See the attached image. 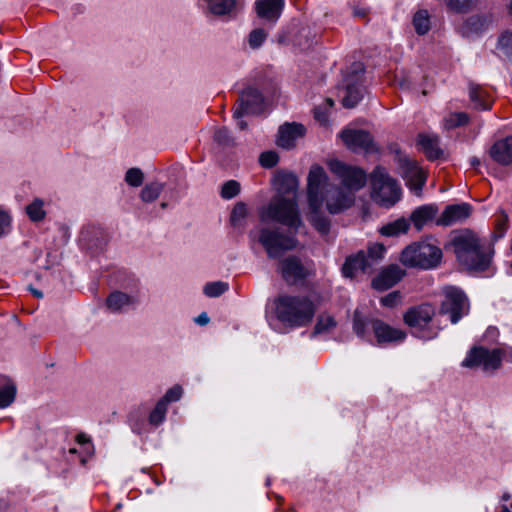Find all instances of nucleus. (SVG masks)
Returning a JSON list of instances; mask_svg holds the SVG:
<instances>
[{
  "label": "nucleus",
  "mask_w": 512,
  "mask_h": 512,
  "mask_svg": "<svg viewBox=\"0 0 512 512\" xmlns=\"http://www.w3.org/2000/svg\"><path fill=\"white\" fill-rule=\"evenodd\" d=\"M329 169L341 181V186L333 188L326 195L327 210L336 214L354 203L355 192L366 184V174L362 169L338 160L330 161Z\"/></svg>",
  "instance_id": "1"
},
{
  "label": "nucleus",
  "mask_w": 512,
  "mask_h": 512,
  "mask_svg": "<svg viewBox=\"0 0 512 512\" xmlns=\"http://www.w3.org/2000/svg\"><path fill=\"white\" fill-rule=\"evenodd\" d=\"M447 247L453 250L459 264L468 270L483 271L490 264L492 250L470 229L453 232Z\"/></svg>",
  "instance_id": "2"
},
{
  "label": "nucleus",
  "mask_w": 512,
  "mask_h": 512,
  "mask_svg": "<svg viewBox=\"0 0 512 512\" xmlns=\"http://www.w3.org/2000/svg\"><path fill=\"white\" fill-rule=\"evenodd\" d=\"M316 307L307 296L281 295L274 300L276 318L290 328L308 325L315 314Z\"/></svg>",
  "instance_id": "3"
},
{
  "label": "nucleus",
  "mask_w": 512,
  "mask_h": 512,
  "mask_svg": "<svg viewBox=\"0 0 512 512\" xmlns=\"http://www.w3.org/2000/svg\"><path fill=\"white\" fill-rule=\"evenodd\" d=\"M261 221H273L279 224H301L300 211L296 197L273 195L269 202L258 209Z\"/></svg>",
  "instance_id": "4"
},
{
  "label": "nucleus",
  "mask_w": 512,
  "mask_h": 512,
  "mask_svg": "<svg viewBox=\"0 0 512 512\" xmlns=\"http://www.w3.org/2000/svg\"><path fill=\"white\" fill-rule=\"evenodd\" d=\"M371 197L381 207L391 208L402 196V189L385 168L376 167L370 175Z\"/></svg>",
  "instance_id": "5"
},
{
  "label": "nucleus",
  "mask_w": 512,
  "mask_h": 512,
  "mask_svg": "<svg viewBox=\"0 0 512 512\" xmlns=\"http://www.w3.org/2000/svg\"><path fill=\"white\" fill-rule=\"evenodd\" d=\"M442 251L439 247L428 242L408 245L400 255V262L406 267L432 269L439 265Z\"/></svg>",
  "instance_id": "6"
},
{
  "label": "nucleus",
  "mask_w": 512,
  "mask_h": 512,
  "mask_svg": "<svg viewBox=\"0 0 512 512\" xmlns=\"http://www.w3.org/2000/svg\"><path fill=\"white\" fill-rule=\"evenodd\" d=\"M259 242L269 258H279L297 246V241L286 226H264L258 232Z\"/></svg>",
  "instance_id": "7"
},
{
  "label": "nucleus",
  "mask_w": 512,
  "mask_h": 512,
  "mask_svg": "<svg viewBox=\"0 0 512 512\" xmlns=\"http://www.w3.org/2000/svg\"><path fill=\"white\" fill-rule=\"evenodd\" d=\"M328 176L324 169L319 165H313L310 168L307 177V200L312 216L309 221L316 220V214L322 207L324 196L323 191L327 186Z\"/></svg>",
  "instance_id": "8"
},
{
  "label": "nucleus",
  "mask_w": 512,
  "mask_h": 512,
  "mask_svg": "<svg viewBox=\"0 0 512 512\" xmlns=\"http://www.w3.org/2000/svg\"><path fill=\"white\" fill-rule=\"evenodd\" d=\"M502 359V349L479 346L469 350L461 365L465 368H481L485 372H491L500 368Z\"/></svg>",
  "instance_id": "9"
},
{
  "label": "nucleus",
  "mask_w": 512,
  "mask_h": 512,
  "mask_svg": "<svg viewBox=\"0 0 512 512\" xmlns=\"http://www.w3.org/2000/svg\"><path fill=\"white\" fill-rule=\"evenodd\" d=\"M444 300L441 303L440 314L449 315L450 321L455 324L468 313L469 303L466 295L458 288L446 287Z\"/></svg>",
  "instance_id": "10"
},
{
  "label": "nucleus",
  "mask_w": 512,
  "mask_h": 512,
  "mask_svg": "<svg viewBox=\"0 0 512 512\" xmlns=\"http://www.w3.org/2000/svg\"><path fill=\"white\" fill-rule=\"evenodd\" d=\"M279 271L287 283L295 284L313 274L312 264H304L295 256H289L279 264Z\"/></svg>",
  "instance_id": "11"
},
{
  "label": "nucleus",
  "mask_w": 512,
  "mask_h": 512,
  "mask_svg": "<svg viewBox=\"0 0 512 512\" xmlns=\"http://www.w3.org/2000/svg\"><path fill=\"white\" fill-rule=\"evenodd\" d=\"M436 314V309L429 303H423L410 307L403 314V322L418 330L425 329Z\"/></svg>",
  "instance_id": "12"
},
{
  "label": "nucleus",
  "mask_w": 512,
  "mask_h": 512,
  "mask_svg": "<svg viewBox=\"0 0 512 512\" xmlns=\"http://www.w3.org/2000/svg\"><path fill=\"white\" fill-rule=\"evenodd\" d=\"M344 144L355 152H372L375 150L373 138L368 131L359 129H345L341 132Z\"/></svg>",
  "instance_id": "13"
},
{
  "label": "nucleus",
  "mask_w": 512,
  "mask_h": 512,
  "mask_svg": "<svg viewBox=\"0 0 512 512\" xmlns=\"http://www.w3.org/2000/svg\"><path fill=\"white\" fill-rule=\"evenodd\" d=\"M262 103L261 93L257 89L249 87L240 94L233 117L238 119L246 114L256 113L261 109Z\"/></svg>",
  "instance_id": "14"
},
{
  "label": "nucleus",
  "mask_w": 512,
  "mask_h": 512,
  "mask_svg": "<svg viewBox=\"0 0 512 512\" xmlns=\"http://www.w3.org/2000/svg\"><path fill=\"white\" fill-rule=\"evenodd\" d=\"M342 104L345 108H354L363 98L364 88L358 75H351L343 80L341 88Z\"/></svg>",
  "instance_id": "15"
},
{
  "label": "nucleus",
  "mask_w": 512,
  "mask_h": 512,
  "mask_svg": "<svg viewBox=\"0 0 512 512\" xmlns=\"http://www.w3.org/2000/svg\"><path fill=\"white\" fill-rule=\"evenodd\" d=\"M275 195L282 197H296L298 195L299 181L291 172L276 171L272 180Z\"/></svg>",
  "instance_id": "16"
},
{
  "label": "nucleus",
  "mask_w": 512,
  "mask_h": 512,
  "mask_svg": "<svg viewBox=\"0 0 512 512\" xmlns=\"http://www.w3.org/2000/svg\"><path fill=\"white\" fill-rule=\"evenodd\" d=\"M404 276L405 270L397 264H390L383 268L372 280V287L379 291L387 290L397 284Z\"/></svg>",
  "instance_id": "17"
},
{
  "label": "nucleus",
  "mask_w": 512,
  "mask_h": 512,
  "mask_svg": "<svg viewBox=\"0 0 512 512\" xmlns=\"http://www.w3.org/2000/svg\"><path fill=\"white\" fill-rule=\"evenodd\" d=\"M284 6L285 0H256L254 3L257 16L272 24L278 21Z\"/></svg>",
  "instance_id": "18"
},
{
  "label": "nucleus",
  "mask_w": 512,
  "mask_h": 512,
  "mask_svg": "<svg viewBox=\"0 0 512 512\" xmlns=\"http://www.w3.org/2000/svg\"><path fill=\"white\" fill-rule=\"evenodd\" d=\"M473 212V207L466 202L447 205L436 224H452L467 221Z\"/></svg>",
  "instance_id": "19"
},
{
  "label": "nucleus",
  "mask_w": 512,
  "mask_h": 512,
  "mask_svg": "<svg viewBox=\"0 0 512 512\" xmlns=\"http://www.w3.org/2000/svg\"><path fill=\"white\" fill-rule=\"evenodd\" d=\"M185 171L182 166L174 165L167 172V181L162 185L171 199H177L185 190Z\"/></svg>",
  "instance_id": "20"
},
{
  "label": "nucleus",
  "mask_w": 512,
  "mask_h": 512,
  "mask_svg": "<svg viewBox=\"0 0 512 512\" xmlns=\"http://www.w3.org/2000/svg\"><path fill=\"white\" fill-rule=\"evenodd\" d=\"M372 329L378 343L400 342L406 338V332L394 328L381 320H373Z\"/></svg>",
  "instance_id": "21"
},
{
  "label": "nucleus",
  "mask_w": 512,
  "mask_h": 512,
  "mask_svg": "<svg viewBox=\"0 0 512 512\" xmlns=\"http://www.w3.org/2000/svg\"><path fill=\"white\" fill-rule=\"evenodd\" d=\"M305 133V128L301 124H285L279 128L277 144L278 146L290 149L295 146L297 139L301 138Z\"/></svg>",
  "instance_id": "22"
},
{
  "label": "nucleus",
  "mask_w": 512,
  "mask_h": 512,
  "mask_svg": "<svg viewBox=\"0 0 512 512\" xmlns=\"http://www.w3.org/2000/svg\"><path fill=\"white\" fill-rule=\"evenodd\" d=\"M491 158L501 164L509 165L512 163V136L496 141L489 150Z\"/></svg>",
  "instance_id": "23"
},
{
  "label": "nucleus",
  "mask_w": 512,
  "mask_h": 512,
  "mask_svg": "<svg viewBox=\"0 0 512 512\" xmlns=\"http://www.w3.org/2000/svg\"><path fill=\"white\" fill-rule=\"evenodd\" d=\"M205 4L206 9L213 15L224 16L236 12L239 0H199Z\"/></svg>",
  "instance_id": "24"
},
{
  "label": "nucleus",
  "mask_w": 512,
  "mask_h": 512,
  "mask_svg": "<svg viewBox=\"0 0 512 512\" xmlns=\"http://www.w3.org/2000/svg\"><path fill=\"white\" fill-rule=\"evenodd\" d=\"M144 412H147V418L142 422L139 432L141 434H148L156 430L160 424V401H156L153 407L149 408L146 404L141 406Z\"/></svg>",
  "instance_id": "25"
},
{
  "label": "nucleus",
  "mask_w": 512,
  "mask_h": 512,
  "mask_svg": "<svg viewBox=\"0 0 512 512\" xmlns=\"http://www.w3.org/2000/svg\"><path fill=\"white\" fill-rule=\"evenodd\" d=\"M439 208L436 204H425L414 209L410 215L413 224H425L434 221Z\"/></svg>",
  "instance_id": "26"
},
{
  "label": "nucleus",
  "mask_w": 512,
  "mask_h": 512,
  "mask_svg": "<svg viewBox=\"0 0 512 512\" xmlns=\"http://www.w3.org/2000/svg\"><path fill=\"white\" fill-rule=\"evenodd\" d=\"M469 96L475 109L489 110L492 106V98L482 87L478 85H471Z\"/></svg>",
  "instance_id": "27"
},
{
  "label": "nucleus",
  "mask_w": 512,
  "mask_h": 512,
  "mask_svg": "<svg viewBox=\"0 0 512 512\" xmlns=\"http://www.w3.org/2000/svg\"><path fill=\"white\" fill-rule=\"evenodd\" d=\"M16 386L14 382L3 375H0V409L10 406L16 397Z\"/></svg>",
  "instance_id": "28"
},
{
  "label": "nucleus",
  "mask_w": 512,
  "mask_h": 512,
  "mask_svg": "<svg viewBox=\"0 0 512 512\" xmlns=\"http://www.w3.org/2000/svg\"><path fill=\"white\" fill-rule=\"evenodd\" d=\"M133 302V298L130 297L129 295L119 291H115L108 296L106 300V305L110 311L118 312L132 305Z\"/></svg>",
  "instance_id": "29"
},
{
  "label": "nucleus",
  "mask_w": 512,
  "mask_h": 512,
  "mask_svg": "<svg viewBox=\"0 0 512 512\" xmlns=\"http://www.w3.org/2000/svg\"><path fill=\"white\" fill-rule=\"evenodd\" d=\"M425 182L426 175L420 168L412 166L408 169L407 185L412 191H414L415 194H420Z\"/></svg>",
  "instance_id": "30"
},
{
  "label": "nucleus",
  "mask_w": 512,
  "mask_h": 512,
  "mask_svg": "<svg viewBox=\"0 0 512 512\" xmlns=\"http://www.w3.org/2000/svg\"><path fill=\"white\" fill-rule=\"evenodd\" d=\"M419 144L424 149L425 154L431 160L438 159L442 155L439 148V141L437 137L428 135H419Z\"/></svg>",
  "instance_id": "31"
},
{
  "label": "nucleus",
  "mask_w": 512,
  "mask_h": 512,
  "mask_svg": "<svg viewBox=\"0 0 512 512\" xmlns=\"http://www.w3.org/2000/svg\"><path fill=\"white\" fill-rule=\"evenodd\" d=\"M363 264L364 262L361 259L359 253L353 256H349L346 258L342 266V273L345 277L349 278L354 277L358 271L367 273L366 267Z\"/></svg>",
  "instance_id": "32"
},
{
  "label": "nucleus",
  "mask_w": 512,
  "mask_h": 512,
  "mask_svg": "<svg viewBox=\"0 0 512 512\" xmlns=\"http://www.w3.org/2000/svg\"><path fill=\"white\" fill-rule=\"evenodd\" d=\"M337 326V322L330 314H320L314 326V335L327 334L333 331Z\"/></svg>",
  "instance_id": "33"
},
{
  "label": "nucleus",
  "mask_w": 512,
  "mask_h": 512,
  "mask_svg": "<svg viewBox=\"0 0 512 512\" xmlns=\"http://www.w3.org/2000/svg\"><path fill=\"white\" fill-rule=\"evenodd\" d=\"M412 23L417 34H426L431 27L430 15L428 11L423 9L418 10L413 16Z\"/></svg>",
  "instance_id": "34"
},
{
  "label": "nucleus",
  "mask_w": 512,
  "mask_h": 512,
  "mask_svg": "<svg viewBox=\"0 0 512 512\" xmlns=\"http://www.w3.org/2000/svg\"><path fill=\"white\" fill-rule=\"evenodd\" d=\"M26 213L32 222H40L44 220L45 211L43 210V201L40 199L33 201L26 207Z\"/></svg>",
  "instance_id": "35"
},
{
  "label": "nucleus",
  "mask_w": 512,
  "mask_h": 512,
  "mask_svg": "<svg viewBox=\"0 0 512 512\" xmlns=\"http://www.w3.org/2000/svg\"><path fill=\"white\" fill-rule=\"evenodd\" d=\"M160 193V185L157 182L146 184L140 192V198L143 202L150 203L155 201Z\"/></svg>",
  "instance_id": "36"
},
{
  "label": "nucleus",
  "mask_w": 512,
  "mask_h": 512,
  "mask_svg": "<svg viewBox=\"0 0 512 512\" xmlns=\"http://www.w3.org/2000/svg\"><path fill=\"white\" fill-rule=\"evenodd\" d=\"M241 190L240 183L236 180L226 181L220 191V195L223 199L229 200L236 197Z\"/></svg>",
  "instance_id": "37"
},
{
  "label": "nucleus",
  "mask_w": 512,
  "mask_h": 512,
  "mask_svg": "<svg viewBox=\"0 0 512 512\" xmlns=\"http://www.w3.org/2000/svg\"><path fill=\"white\" fill-rule=\"evenodd\" d=\"M124 179L129 186L139 187L144 181V173L141 169L133 167L127 170Z\"/></svg>",
  "instance_id": "38"
},
{
  "label": "nucleus",
  "mask_w": 512,
  "mask_h": 512,
  "mask_svg": "<svg viewBox=\"0 0 512 512\" xmlns=\"http://www.w3.org/2000/svg\"><path fill=\"white\" fill-rule=\"evenodd\" d=\"M228 290V284L226 282L217 281L207 283L204 286L203 292L208 297H218Z\"/></svg>",
  "instance_id": "39"
},
{
  "label": "nucleus",
  "mask_w": 512,
  "mask_h": 512,
  "mask_svg": "<svg viewBox=\"0 0 512 512\" xmlns=\"http://www.w3.org/2000/svg\"><path fill=\"white\" fill-rule=\"evenodd\" d=\"M498 47L512 64V32H506L499 38Z\"/></svg>",
  "instance_id": "40"
},
{
  "label": "nucleus",
  "mask_w": 512,
  "mask_h": 512,
  "mask_svg": "<svg viewBox=\"0 0 512 512\" xmlns=\"http://www.w3.org/2000/svg\"><path fill=\"white\" fill-rule=\"evenodd\" d=\"M267 32L264 29L257 28L250 32L248 43L252 49L259 48L267 38Z\"/></svg>",
  "instance_id": "41"
},
{
  "label": "nucleus",
  "mask_w": 512,
  "mask_h": 512,
  "mask_svg": "<svg viewBox=\"0 0 512 512\" xmlns=\"http://www.w3.org/2000/svg\"><path fill=\"white\" fill-rule=\"evenodd\" d=\"M248 214V207L244 202H237L230 214V221L236 224L245 220Z\"/></svg>",
  "instance_id": "42"
},
{
  "label": "nucleus",
  "mask_w": 512,
  "mask_h": 512,
  "mask_svg": "<svg viewBox=\"0 0 512 512\" xmlns=\"http://www.w3.org/2000/svg\"><path fill=\"white\" fill-rule=\"evenodd\" d=\"M409 226H381L379 233L384 237H399L408 233Z\"/></svg>",
  "instance_id": "43"
},
{
  "label": "nucleus",
  "mask_w": 512,
  "mask_h": 512,
  "mask_svg": "<svg viewBox=\"0 0 512 512\" xmlns=\"http://www.w3.org/2000/svg\"><path fill=\"white\" fill-rule=\"evenodd\" d=\"M279 161V156L274 151H266L261 153L259 157V162L264 168H272L276 166Z\"/></svg>",
  "instance_id": "44"
},
{
  "label": "nucleus",
  "mask_w": 512,
  "mask_h": 512,
  "mask_svg": "<svg viewBox=\"0 0 512 512\" xmlns=\"http://www.w3.org/2000/svg\"><path fill=\"white\" fill-rule=\"evenodd\" d=\"M367 321L361 317L359 312L354 313L353 317V331L359 337H364L366 334Z\"/></svg>",
  "instance_id": "45"
},
{
  "label": "nucleus",
  "mask_w": 512,
  "mask_h": 512,
  "mask_svg": "<svg viewBox=\"0 0 512 512\" xmlns=\"http://www.w3.org/2000/svg\"><path fill=\"white\" fill-rule=\"evenodd\" d=\"M468 122V116L466 113H454L446 120V125L449 128L464 125Z\"/></svg>",
  "instance_id": "46"
},
{
  "label": "nucleus",
  "mask_w": 512,
  "mask_h": 512,
  "mask_svg": "<svg viewBox=\"0 0 512 512\" xmlns=\"http://www.w3.org/2000/svg\"><path fill=\"white\" fill-rule=\"evenodd\" d=\"M385 250L386 249L383 244L374 243V244L369 245L366 253L368 255H370L371 258L375 259L376 261H378L380 263V261L384 257Z\"/></svg>",
  "instance_id": "47"
},
{
  "label": "nucleus",
  "mask_w": 512,
  "mask_h": 512,
  "mask_svg": "<svg viewBox=\"0 0 512 512\" xmlns=\"http://www.w3.org/2000/svg\"><path fill=\"white\" fill-rule=\"evenodd\" d=\"M182 394L183 388L180 385H174L166 392L162 402L164 401L165 403H171L178 401L182 397Z\"/></svg>",
  "instance_id": "48"
},
{
  "label": "nucleus",
  "mask_w": 512,
  "mask_h": 512,
  "mask_svg": "<svg viewBox=\"0 0 512 512\" xmlns=\"http://www.w3.org/2000/svg\"><path fill=\"white\" fill-rule=\"evenodd\" d=\"M401 296L398 292H392L381 298V304L386 307H394L400 302Z\"/></svg>",
  "instance_id": "49"
},
{
  "label": "nucleus",
  "mask_w": 512,
  "mask_h": 512,
  "mask_svg": "<svg viewBox=\"0 0 512 512\" xmlns=\"http://www.w3.org/2000/svg\"><path fill=\"white\" fill-rule=\"evenodd\" d=\"M361 259L363 260L365 267H366V270H367V273H371L373 271V268L379 264L378 261H376L375 259L371 258L370 255H368L366 252L364 251H359L358 252Z\"/></svg>",
  "instance_id": "50"
},
{
  "label": "nucleus",
  "mask_w": 512,
  "mask_h": 512,
  "mask_svg": "<svg viewBox=\"0 0 512 512\" xmlns=\"http://www.w3.org/2000/svg\"><path fill=\"white\" fill-rule=\"evenodd\" d=\"M76 441L79 445H81L87 453H90L92 450V446L90 444L89 438L84 434H79L76 437Z\"/></svg>",
  "instance_id": "51"
},
{
  "label": "nucleus",
  "mask_w": 512,
  "mask_h": 512,
  "mask_svg": "<svg viewBox=\"0 0 512 512\" xmlns=\"http://www.w3.org/2000/svg\"><path fill=\"white\" fill-rule=\"evenodd\" d=\"M368 15V9L364 7H354L353 16L357 18H366Z\"/></svg>",
  "instance_id": "52"
},
{
  "label": "nucleus",
  "mask_w": 512,
  "mask_h": 512,
  "mask_svg": "<svg viewBox=\"0 0 512 512\" xmlns=\"http://www.w3.org/2000/svg\"><path fill=\"white\" fill-rule=\"evenodd\" d=\"M209 320L210 319L205 312L201 313L197 318H195V322L201 326L208 324Z\"/></svg>",
  "instance_id": "53"
},
{
  "label": "nucleus",
  "mask_w": 512,
  "mask_h": 512,
  "mask_svg": "<svg viewBox=\"0 0 512 512\" xmlns=\"http://www.w3.org/2000/svg\"><path fill=\"white\" fill-rule=\"evenodd\" d=\"M10 221V215L6 211L0 209V224H9Z\"/></svg>",
  "instance_id": "54"
},
{
  "label": "nucleus",
  "mask_w": 512,
  "mask_h": 512,
  "mask_svg": "<svg viewBox=\"0 0 512 512\" xmlns=\"http://www.w3.org/2000/svg\"><path fill=\"white\" fill-rule=\"evenodd\" d=\"M314 116L320 122H325L327 120L326 114L321 112L319 108L314 109Z\"/></svg>",
  "instance_id": "55"
},
{
  "label": "nucleus",
  "mask_w": 512,
  "mask_h": 512,
  "mask_svg": "<svg viewBox=\"0 0 512 512\" xmlns=\"http://www.w3.org/2000/svg\"><path fill=\"white\" fill-rule=\"evenodd\" d=\"M362 214H363V217H362L363 221L371 220V218L369 216L370 215V208L368 206L363 207Z\"/></svg>",
  "instance_id": "56"
},
{
  "label": "nucleus",
  "mask_w": 512,
  "mask_h": 512,
  "mask_svg": "<svg viewBox=\"0 0 512 512\" xmlns=\"http://www.w3.org/2000/svg\"><path fill=\"white\" fill-rule=\"evenodd\" d=\"M507 221H508V215L503 210H501L499 212L498 224H504Z\"/></svg>",
  "instance_id": "57"
},
{
  "label": "nucleus",
  "mask_w": 512,
  "mask_h": 512,
  "mask_svg": "<svg viewBox=\"0 0 512 512\" xmlns=\"http://www.w3.org/2000/svg\"><path fill=\"white\" fill-rule=\"evenodd\" d=\"M316 228L321 236H326L329 232V226H316Z\"/></svg>",
  "instance_id": "58"
},
{
  "label": "nucleus",
  "mask_w": 512,
  "mask_h": 512,
  "mask_svg": "<svg viewBox=\"0 0 512 512\" xmlns=\"http://www.w3.org/2000/svg\"><path fill=\"white\" fill-rule=\"evenodd\" d=\"M503 351V358L505 357L509 362L512 363V348H508Z\"/></svg>",
  "instance_id": "59"
},
{
  "label": "nucleus",
  "mask_w": 512,
  "mask_h": 512,
  "mask_svg": "<svg viewBox=\"0 0 512 512\" xmlns=\"http://www.w3.org/2000/svg\"><path fill=\"white\" fill-rule=\"evenodd\" d=\"M470 164H471V166H472V167L477 168L478 166H480L481 161H480V159H479V158H477V157H472V158L470 159Z\"/></svg>",
  "instance_id": "60"
},
{
  "label": "nucleus",
  "mask_w": 512,
  "mask_h": 512,
  "mask_svg": "<svg viewBox=\"0 0 512 512\" xmlns=\"http://www.w3.org/2000/svg\"><path fill=\"white\" fill-rule=\"evenodd\" d=\"M236 120H237V126L239 127L240 130H245L247 128V123L245 121L241 120V118H238Z\"/></svg>",
  "instance_id": "61"
},
{
  "label": "nucleus",
  "mask_w": 512,
  "mask_h": 512,
  "mask_svg": "<svg viewBox=\"0 0 512 512\" xmlns=\"http://www.w3.org/2000/svg\"><path fill=\"white\" fill-rule=\"evenodd\" d=\"M8 234V230L6 226H0V237H3Z\"/></svg>",
  "instance_id": "62"
},
{
  "label": "nucleus",
  "mask_w": 512,
  "mask_h": 512,
  "mask_svg": "<svg viewBox=\"0 0 512 512\" xmlns=\"http://www.w3.org/2000/svg\"><path fill=\"white\" fill-rule=\"evenodd\" d=\"M392 224L399 225V224H407V223H406V220L404 218H401V219H397Z\"/></svg>",
  "instance_id": "63"
},
{
  "label": "nucleus",
  "mask_w": 512,
  "mask_h": 512,
  "mask_svg": "<svg viewBox=\"0 0 512 512\" xmlns=\"http://www.w3.org/2000/svg\"><path fill=\"white\" fill-rule=\"evenodd\" d=\"M33 293L35 296H37L38 298H41L43 296V294L39 291H36V290H33Z\"/></svg>",
  "instance_id": "64"
}]
</instances>
